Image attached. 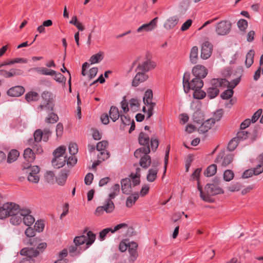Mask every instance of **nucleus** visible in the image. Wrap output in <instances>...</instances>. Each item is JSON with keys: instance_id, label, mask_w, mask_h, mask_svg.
<instances>
[{"instance_id": "nucleus-1", "label": "nucleus", "mask_w": 263, "mask_h": 263, "mask_svg": "<svg viewBox=\"0 0 263 263\" xmlns=\"http://www.w3.org/2000/svg\"><path fill=\"white\" fill-rule=\"evenodd\" d=\"M20 206L13 202L5 203L0 207V219L11 217L10 222L13 225H18L22 222L18 215Z\"/></svg>"}, {"instance_id": "nucleus-2", "label": "nucleus", "mask_w": 263, "mask_h": 263, "mask_svg": "<svg viewBox=\"0 0 263 263\" xmlns=\"http://www.w3.org/2000/svg\"><path fill=\"white\" fill-rule=\"evenodd\" d=\"M198 190L200 192V197L205 202L212 203L213 202L212 196L223 193V190L217 184L208 183L204 187L205 192L202 190L199 183H198Z\"/></svg>"}, {"instance_id": "nucleus-3", "label": "nucleus", "mask_w": 263, "mask_h": 263, "mask_svg": "<svg viewBox=\"0 0 263 263\" xmlns=\"http://www.w3.org/2000/svg\"><path fill=\"white\" fill-rule=\"evenodd\" d=\"M141 169L139 167L136 168L135 174L132 173L129 177L130 178H124L121 180V190L123 193L129 194L132 191V187L137 186L140 184Z\"/></svg>"}, {"instance_id": "nucleus-4", "label": "nucleus", "mask_w": 263, "mask_h": 263, "mask_svg": "<svg viewBox=\"0 0 263 263\" xmlns=\"http://www.w3.org/2000/svg\"><path fill=\"white\" fill-rule=\"evenodd\" d=\"M229 82L224 79H214L211 81V86L207 90L208 96L211 99L216 97L219 92L220 88H224Z\"/></svg>"}, {"instance_id": "nucleus-5", "label": "nucleus", "mask_w": 263, "mask_h": 263, "mask_svg": "<svg viewBox=\"0 0 263 263\" xmlns=\"http://www.w3.org/2000/svg\"><path fill=\"white\" fill-rule=\"evenodd\" d=\"M150 152V147H142L137 149L134 153L135 157L140 158V166L145 169L148 168L152 162L151 157L148 155Z\"/></svg>"}, {"instance_id": "nucleus-6", "label": "nucleus", "mask_w": 263, "mask_h": 263, "mask_svg": "<svg viewBox=\"0 0 263 263\" xmlns=\"http://www.w3.org/2000/svg\"><path fill=\"white\" fill-rule=\"evenodd\" d=\"M183 85L184 92L187 93L190 89L194 90L196 89H201L203 87V82L198 78H195L189 82V78L186 77V74H185L183 79Z\"/></svg>"}, {"instance_id": "nucleus-7", "label": "nucleus", "mask_w": 263, "mask_h": 263, "mask_svg": "<svg viewBox=\"0 0 263 263\" xmlns=\"http://www.w3.org/2000/svg\"><path fill=\"white\" fill-rule=\"evenodd\" d=\"M96 239V235L91 231H88L87 233V235H81L77 236L74 239V243L76 246H80L84 244L86 242L87 247L85 249L87 248L89 246L91 245Z\"/></svg>"}, {"instance_id": "nucleus-8", "label": "nucleus", "mask_w": 263, "mask_h": 263, "mask_svg": "<svg viewBox=\"0 0 263 263\" xmlns=\"http://www.w3.org/2000/svg\"><path fill=\"white\" fill-rule=\"evenodd\" d=\"M31 211L28 208H22L21 209L20 208V211L18 213V215L21 217H23V222L27 226H30L32 225L34 221V218L30 215Z\"/></svg>"}, {"instance_id": "nucleus-9", "label": "nucleus", "mask_w": 263, "mask_h": 263, "mask_svg": "<svg viewBox=\"0 0 263 263\" xmlns=\"http://www.w3.org/2000/svg\"><path fill=\"white\" fill-rule=\"evenodd\" d=\"M231 28V24L227 21H222L215 26V31L219 35H224L229 33Z\"/></svg>"}, {"instance_id": "nucleus-10", "label": "nucleus", "mask_w": 263, "mask_h": 263, "mask_svg": "<svg viewBox=\"0 0 263 263\" xmlns=\"http://www.w3.org/2000/svg\"><path fill=\"white\" fill-rule=\"evenodd\" d=\"M158 19V18L156 17L151 21L148 23L143 24L137 29V32L143 35L145 32L153 30L157 27Z\"/></svg>"}, {"instance_id": "nucleus-11", "label": "nucleus", "mask_w": 263, "mask_h": 263, "mask_svg": "<svg viewBox=\"0 0 263 263\" xmlns=\"http://www.w3.org/2000/svg\"><path fill=\"white\" fill-rule=\"evenodd\" d=\"M115 209L113 202L110 200H107L106 203L103 206H98L95 211V215L99 216L103 214L104 211L107 213H111Z\"/></svg>"}, {"instance_id": "nucleus-12", "label": "nucleus", "mask_w": 263, "mask_h": 263, "mask_svg": "<svg viewBox=\"0 0 263 263\" xmlns=\"http://www.w3.org/2000/svg\"><path fill=\"white\" fill-rule=\"evenodd\" d=\"M233 159V156L232 154H228L224 156V154H219L215 160V162L219 164L221 166H226L230 164Z\"/></svg>"}, {"instance_id": "nucleus-13", "label": "nucleus", "mask_w": 263, "mask_h": 263, "mask_svg": "<svg viewBox=\"0 0 263 263\" xmlns=\"http://www.w3.org/2000/svg\"><path fill=\"white\" fill-rule=\"evenodd\" d=\"M156 66V64L154 61L150 60H147L141 64H139L136 71H141L145 73L152 69H154Z\"/></svg>"}, {"instance_id": "nucleus-14", "label": "nucleus", "mask_w": 263, "mask_h": 263, "mask_svg": "<svg viewBox=\"0 0 263 263\" xmlns=\"http://www.w3.org/2000/svg\"><path fill=\"white\" fill-rule=\"evenodd\" d=\"M127 227V224L124 223H120L117 224L116 226L114 227V229L111 228H108L103 229L102 231L100 232L99 234V238L100 240H103L105 239V237L107 236V234L109 232L114 233L118 230L122 229V228H126Z\"/></svg>"}, {"instance_id": "nucleus-15", "label": "nucleus", "mask_w": 263, "mask_h": 263, "mask_svg": "<svg viewBox=\"0 0 263 263\" xmlns=\"http://www.w3.org/2000/svg\"><path fill=\"white\" fill-rule=\"evenodd\" d=\"M212 45L209 42H204L201 45V58L202 59H208L212 54Z\"/></svg>"}, {"instance_id": "nucleus-16", "label": "nucleus", "mask_w": 263, "mask_h": 263, "mask_svg": "<svg viewBox=\"0 0 263 263\" xmlns=\"http://www.w3.org/2000/svg\"><path fill=\"white\" fill-rule=\"evenodd\" d=\"M192 72L195 78H198L201 80L207 75L208 70L203 66L197 65L193 67Z\"/></svg>"}, {"instance_id": "nucleus-17", "label": "nucleus", "mask_w": 263, "mask_h": 263, "mask_svg": "<svg viewBox=\"0 0 263 263\" xmlns=\"http://www.w3.org/2000/svg\"><path fill=\"white\" fill-rule=\"evenodd\" d=\"M148 76L141 71H138L132 81V85L136 87L148 79Z\"/></svg>"}, {"instance_id": "nucleus-18", "label": "nucleus", "mask_w": 263, "mask_h": 263, "mask_svg": "<svg viewBox=\"0 0 263 263\" xmlns=\"http://www.w3.org/2000/svg\"><path fill=\"white\" fill-rule=\"evenodd\" d=\"M179 18L176 15L172 16L166 20L164 23V27L166 30L173 29L177 24Z\"/></svg>"}, {"instance_id": "nucleus-19", "label": "nucleus", "mask_w": 263, "mask_h": 263, "mask_svg": "<svg viewBox=\"0 0 263 263\" xmlns=\"http://www.w3.org/2000/svg\"><path fill=\"white\" fill-rule=\"evenodd\" d=\"M20 253L21 255L25 256V257L32 259V257H36L39 254V251L33 248H25L21 250Z\"/></svg>"}, {"instance_id": "nucleus-20", "label": "nucleus", "mask_w": 263, "mask_h": 263, "mask_svg": "<svg viewBox=\"0 0 263 263\" xmlns=\"http://www.w3.org/2000/svg\"><path fill=\"white\" fill-rule=\"evenodd\" d=\"M25 89L23 87L16 86L10 88L7 91V94L11 97H19L24 93Z\"/></svg>"}, {"instance_id": "nucleus-21", "label": "nucleus", "mask_w": 263, "mask_h": 263, "mask_svg": "<svg viewBox=\"0 0 263 263\" xmlns=\"http://www.w3.org/2000/svg\"><path fill=\"white\" fill-rule=\"evenodd\" d=\"M214 123V119H212V118L208 119L200 126L198 130L200 133H204L208 131Z\"/></svg>"}, {"instance_id": "nucleus-22", "label": "nucleus", "mask_w": 263, "mask_h": 263, "mask_svg": "<svg viewBox=\"0 0 263 263\" xmlns=\"http://www.w3.org/2000/svg\"><path fill=\"white\" fill-rule=\"evenodd\" d=\"M53 103H41V104L37 107L39 112L46 111L47 113L52 111L53 110Z\"/></svg>"}, {"instance_id": "nucleus-23", "label": "nucleus", "mask_w": 263, "mask_h": 263, "mask_svg": "<svg viewBox=\"0 0 263 263\" xmlns=\"http://www.w3.org/2000/svg\"><path fill=\"white\" fill-rule=\"evenodd\" d=\"M66 160V157L54 158L52 160V164L54 167L59 168L65 164Z\"/></svg>"}, {"instance_id": "nucleus-24", "label": "nucleus", "mask_w": 263, "mask_h": 263, "mask_svg": "<svg viewBox=\"0 0 263 263\" xmlns=\"http://www.w3.org/2000/svg\"><path fill=\"white\" fill-rule=\"evenodd\" d=\"M138 140L140 145L149 147V138L146 134L141 132L139 135Z\"/></svg>"}, {"instance_id": "nucleus-25", "label": "nucleus", "mask_w": 263, "mask_h": 263, "mask_svg": "<svg viewBox=\"0 0 263 263\" xmlns=\"http://www.w3.org/2000/svg\"><path fill=\"white\" fill-rule=\"evenodd\" d=\"M139 195L138 193H135L129 196L126 201V205L128 208L132 207L139 198Z\"/></svg>"}, {"instance_id": "nucleus-26", "label": "nucleus", "mask_w": 263, "mask_h": 263, "mask_svg": "<svg viewBox=\"0 0 263 263\" xmlns=\"http://www.w3.org/2000/svg\"><path fill=\"white\" fill-rule=\"evenodd\" d=\"M24 158L29 162H32L35 159L34 153L32 149L30 148H26L24 151Z\"/></svg>"}, {"instance_id": "nucleus-27", "label": "nucleus", "mask_w": 263, "mask_h": 263, "mask_svg": "<svg viewBox=\"0 0 263 263\" xmlns=\"http://www.w3.org/2000/svg\"><path fill=\"white\" fill-rule=\"evenodd\" d=\"M120 116L118 108L116 106H112L109 110V116L112 121L115 122Z\"/></svg>"}, {"instance_id": "nucleus-28", "label": "nucleus", "mask_w": 263, "mask_h": 263, "mask_svg": "<svg viewBox=\"0 0 263 263\" xmlns=\"http://www.w3.org/2000/svg\"><path fill=\"white\" fill-rule=\"evenodd\" d=\"M34 69L39 74L47 75V76H52L55 73V70L48 69L46 67H37L34 68Z\"/></svg>"}, {"instance_id": "nucleus-29", "label": "nucleus", "mask_w": 263, "mask_h": 263, "mask_svg": "<svg viewBox=\"0 0 263 263\" xmlns=\"http://www.w3.org/2000/svg\"><path fill=\"white\" fill-rule=\"evenodd\" d=\"M254 54L255 51L253 50H250L247 54L245 61L247 67H250L253 63Z\"/></svg>"}, {"instance_id": "nucleus-30", "label": "nucleus", "mask_w": 263, "mask_h": 263, "mask_svg": "<svg viewBox=\"0 0 263 263\" xmlns=\"http://www.w3.org/2000/svg\"><path fill=\"white\" fill-rule=\"evenodd\" d=\"M198 49L197 46L192 47L190 52V61L192 63L196 64L198 60Z\"/></svg>"}, {"instance_id": "nucleus-31", "label": "nucleus", "mask_w": 263, "mask_h": 263, "mask_svg": "<svg viewBox=\"0 0 263 263\" xmlns=\"http://www.w3.org/2000/svg\"><path fill=\"white\" fill-rule=\"evenodd\" d=\"M129 104V109H130L132 111L135 112L138 110L139 108L140 103L139 101L137 99L132 98L128 102Z\"/></svg>"}, {"instance_id": "nucleus-32", "label": "nucleus", "mask_w": 263, "mask_h": 263, "mask_svg": "<svg viewBox=\"0 0 263 263\" xmlns=\"http://www.w3.org/2000/svg\"><path fill=\"white\" fill-rule=\"evenodd\" d=\"M42 101L41 103H53L52 95L49 91H44L42 94Z\"/></svg>"}, {"instance_id": "nucleus-33", "label": "nucleus", "mask_w": 263, "mask_h": 263, "mask_svg": "<svg viewBox=\"0 0 263 263\" xmlns=\"http://www.w3.org/2000/svg\"><path fill=\"white\" fill-rule=\"evenodd\" d=\"M19 153L17 150H11L8 156L7 161L9 163H11L14 162L19 156Z\"/></svg>"}, {"instance_id": "nucleus-34", "label": "nucleus", "mask_w": 263, "mask_h": 263, "mask_svg": "<svg viewBox=\"0 0 263 263\" xmlns=\"http://www.w3.org/2000/svg\"><path fill=\"white\" fill-rule=\"evenodd\" d=\"M158 170L157 168H151L146 176L147 180L149 182H153L157 178Z\"/></svg>"}, {"instance_id": "nucleus-35", "label": "nucleus", "mask_w": 263, "mask_h": 263, "mask_svg": "<svg viewBox=\"0 0 263 263\" xmlns=\"http://www.w3.org/2000/svg\"><path fill=\"white\" fill-rule=\"evenodd\" d=\"M68 173L69 171L67 170H64L61 173L57 179V181L59 185H63L64 184L68 176Z\"/></svg>"}, {"instance_id": "nucleus-36", "label": "nucleus", "mask_w": 263, "mask_h": 263, "mask_svg": "<svg viewBox=\"0 0 263 263\" xmlns=\"http://www.w3.org/2000/svg\"><path fill=\"white\" fill-rule=\"evenodd\" d=\"M120 191V185L119 184H115L110 188V193L109 194V199L108 200H111L119 193Z\"/></svg>"}, {"instance_id": "nucleus-37", "label": "nucleus", "mask_w": 263, "mask_h": 263, "mask_svg": "<svg viewBox=\"0 0 263 263\" xmlns=\"http://www.w3.org/2000/svg\"><path fill=\"white\" fill-rule=\"evenodd\" d=\"M48 116L45 118V121L47 123H56L59 119L58 116L52 111L48 113Z\"/></svg>"}, {"instance_id": "nucleus-38", "label": "nucleus", "mask_w": 263, "mask_h": 263, "mask_svg": "<svg viewBox=\"0 0 263 263\" xmlns=\"http://www.w3.org/2000/svg\"><path fill=\"white\" fill-rule=\"evenodd\" d=\"M153 98V91L151 89L147 90L144 93L143 98V103L144 104H149L152 102Z\"/></svg>"}, {"instance_id": "nucleus-39", "label": "nucleus", "mask_w": 263, "mask_h": 263, "mask_svg": "<svg viewBox=\"0 0 263 263\" xmlns=\"http://www.w3.org/2000/svg\"><path fill=\"white\" fill-rule=\"evenodd\" d=\"M217 171V166L215 164H211L204 171V174L206 177L213 176Z\"/></svg>"}, {"instance_id": "nucleus-40", "label": "nucleus", "mask_w": 263, "mask_h": 263, "mask_svg": "<svg viewBox=\"0 0 263 263\" xmlns=\"http://www.w3.org/2000/svg\"><path fill=\"white\" fill-rule=\"evenodd\" d=\"M103 58V53L99 52V53L92 55L89 59V61L90 62L91 64L98 63L100 62Z\"/></svg>"}, {"instance_id": "nucleus-41", "label": "nucleus", "mask_w": 263, "mask_h": 263, "mask_svg": "<svg viewBox=\"0 0 263 263\" xmlns=\"http://www.w3.org/2000/svg\"><path fill=\"white\" fill-rule=\"evenodd\" d=\"M39 98L37 93L33 91H30L27 93L25 96V99L27 102L37 101Z\"/></svg>"}, {"instance_id": "nucleus-42", "label": "nucleus", "mask_w": 263, "mask_h": 263, "mask_svg": "<svg viewBox=\"0 0 263 263\" xmlns=\"http://www.w3.org/2000/svg\"><path fill=\"white\" fill-rule=\"evenodd\" d=\"M66 151V147L64 146H61L57 148L53 152V154L54 158H59L64 157V154Z\"/></svg>"}, {"instance_id": "nucleus-43", "label": "nucleus", "mask_w": 263, "mask_h": 263, "mask_svg": "<svg viewBox=\"0 0 263 263\" xmlns=\"http://www.w3.org/2000/svg\"><path fill=\"white\" fill-rule=\"evenodd\" d=\"M52 76H54V80L56 81L57 82L62 84H65L66 79L64 76L60 72H57L55 71V73Z\"/></svg>"}, {"instance_id": "nucleus-44", "label": "nucleus", "mask_w": 263, "mask_h": 263, "mask_svg": "<svg viewBox=\"0 0 263 263\" xmlns=\"http://www.w3.org/2000/svg\"><path fill=\"white\" fill-rule=\"evenodd\" d=\"M205 95V92L201 90V89H196L194 90L193 97L195 99H201L204 98Z\"/></svg>"}, {"instance_id": "nucleus-45", "label": "nucleus", "mask_w": 263, "mask_h": 263, "mask_svg": "<svg viewBox=\"0 0 263 263\" xmlns=\"http://www.w3.org/2000/svg\"><path fill=\"white\" fill-rule=\"evenodd\" d=\"M234 174L232 171L227 170L223 173V179L226 181H230L234 178Z\"/></svg>"}, {"instance_id": "nucleus-46", "label": "nucleus", "mask_w": 263, "mask_h": 263, "mask_svg": "<svg viewBox=\"0 0 263 263\" xmlns=\"http://www.w3.org/2000/svg\"><path fill=\"white\" fill-rule=\"evenodd\" d=\"M121 120L122 121V124L123 126H121V128L122 129H124V126L126 125H129L130 123L132 122V120L129 118L124 115L120 116Z\"/></svg>"}, {"instance_id": "nucleus-47", "label": "nucleus", "mask_w": 263, "mask_h": 263, "mask_svg": "<svg viewBox=\"0 0 263 263\" xmlns=\"http://www.w3.org/2000/svg\"><path fill=\"white\" fill-rule=\"evenodd\" d=\"M109 157V153L107 151H101L98 154V161L101 162Z\"/></svg>"}, {"instance_id": "nucleus-48", "label": "nucleus", "mask_w": 263, "mask_h": 263, "mask_svg": "<svg viewBox=\"0 0 263 263\" xmlns=\"http://www.w3.org/2000/svg\"><path fill=\"white\" fill-rule=\"evenodd\" d=\"M108 146V142L106 141H102L97 143L96 148L99 152L106 151V148Z\"/></svg>"}, {"instance_id": "nucleus-49", "label": "nucleus", "mask_w": 263, "mask_h": 263, "mask_svg": "<svg viewBox=\"0 0 263 263\" xmlns=\"http://www.w3.org/2000/svg\"><path fill=\"white\" fill-rule=\"evenodd\" d=\"M24 168H29L28 171L29 175H38L37 174L40 172V168L36 165L33 166L30 168H29V165H28L27 167L24 166Z\"/></svg>"}, {"instance_id": "nucleus-50", "label": "nucleus", "mask_w": 263, "mask_h": 263, "mask_svg": "<svg viewBox=\"0 0 263 263\" xmlns=\"http://www.w3.org/2000/svg\"><path fill=\"white\" fill-rule=\"evenodd\" d=\"M34 141L36 142H40L43 139V133L42 130L37 129L34 133Z\"/></svg>"}, {"instance_id": "nucleus-51", "label": "nucleus", "mask_w": 263, "mask_h": 263, "mask_svg": "<svg viewBox=\"0 0 263 263\" xmlns=\"http://www.w3.org/2000/svg\"><path fill=\"white\" fill-rule=\"evenodd\" d=\"M45 178L47 182L49 183L54 182V175L53 172L51 171L47 172L45 175Z\"/></svg>"}, {"instance_id": "nucleus-52", "label": "nucleus", "mask_w": 263, "mask_h": 263, "mask_svg": "<svg viewBox=\"0 0 263 263\" xmlns=\"http://www.w3.org/2000/svg\"><path fill=\"white\" fill-rule=\"evenodd\" d=\"M237 26L241 31H245L248 27V22L246 20L241 19L237 22Z\"/></svg>"}, {"instance_id": "nucleus-53", "label": "nucleus", "mask_w": 263, "mask_h": 263, "mask_svg": "<svg viewBox=\"0 0 263 263\" xmlns=\"http://www.w3.org/2000/svg\"><path fill=\"white\" fill-rule=\"evenodd\" d=\"M238 140L236 138L232 139L229 143L228 148L230 151H233L237 146Z\"/></svg>"}, {"instance_id": "nucleus-54", "label": "nucleus", "mask_w": 263, "mask_h": 263, "mask_svg": "<svg viewBox=\"0 0 263 263\" xmlns=\"http://www.w3.org/2000/svg\"><path fill=\"white\" fill-rule=\"evenodd\" d=\"M233 94V91L231 88L228 90H225L224 92H223L221 95V97L223 99H228L230 98Z\"/></svg>"}, {"instance_id": "nucleus-55", "label": "nucleus", "mask_w": 263, "mask_h": 263, "mask_svg": "<svg viewBox=\"0 0 263 263\" xmlns=\"http://www.w3.org/2000/svg\"><path fill=\"white\" fill-rule=\"evenodd\" d=\"M241 185L240 183L238 182L234 183L232 184L228 187V190L231 192L238 191L240 190Z\"/></svg>"}, {"instance_id": "nucleus-56", "label": "nucleus", "mask_w": 263, "mask_h": 263, "mask_svg": "<svg viewBox=\"0 0 263 263\" xmlns=\"http://www.w3.org/2000/svg\"><path fill=\"white\" fill-rule=\"evenodd\" d=\"M249 136V133L246 131H240L237 134L236 139L238 140H243L247 139Z\"/></svg>"}, {"instance_id": "nucleus-57", "label": "nucleus", "mask_w": 263, "mask_h": 263, "mask_svg": "<svg viewBox=\"0 0 263 263\" xmlns=\"http://www.w3.org/2000/svg\"><path fill=\"white\" fill-rule=\"evenodd\" d=\"M78 151V146L76 143H70L69 145V152L71 155H74Z\"/></svg>"}, {"instance_id": "nucleus-58", "label": "nucleus", "mask_w": 263, "mask_h": 263, "mask_svg": "<svg viewBox=\"0 0 263 263\" xmlns=\"http://www.w3.org/2000/svg\"><path fill=\"white\" fill-rule=\"evenodd\" d=\"M63 126L62 123H59L56 127V135L57 138L61 137L63 134Z\"/></svg>"}, {"instance_id": "nucleus-59", "label": "nucleus", "mask_w": 263, "mask_h": 263, "mask_svg": "<svg viewBox=\"0 0 263 263\" xmlns=\"http://www.w3.org/2000/svg\"><path fill=\"white\" fill-rule=\"evenodd\" d=\"M146 105L148 106L147 114V119L149 118L153 114V109L154 106H155V103L154 102H151L149 104H145Z\"/></svg>"}, {"instance_id": "nucleus-60", "label": "nucleus", "mask_w": 263, "mask_h": 263, "mask_svg": "<svg viewBox=\"0 0 263 263\" xmlns=\"http://www.w3.org/2000/svg\"><path fill=\"white\" fill-rule=\"evenodd\" d=\"M93 179V174L92 173H88L84 178L85 183L87 185H90L92 183Z\"/></svg>"}, {"instance_id": "nucleus-61", "label": "nucleus", "mask_w": 263, "mask_h": 263, "mask_svg": "<svg viewBox=\"0 0 263 263\" xmlns=\"http://www.w3.org/2000/svg\"><path fill=\"white\" fill-rule=\"evenodd\" d=\"M192 23V21L191 20H190V19L187 20L186 22H185L182 24V25L181 27V30L182 31H186L191 26Z\"/></svg>"}, {"instance_id": "nucleus-62", "label": "nucleus", "mask_w": 263, "mask_h": 263, "mask_svg": "<svg viewBox=\"0 0 263 263\" xmlns=\"http://www.w3.org/2000/svg\"><path fill=\"white\" fill-rule=\"evenodd\" d=\"M79 246H76L74 243V245L71 246L69 248V252L70 253H74L76 255L79 254L80 253V250L78 249Z\"/></svg>"}, {"instance_id": "nucleus-63", "label": "nucleus", "mask_w": 263, "mask_h": 263, "mask_svg": "<svg viewBox=\"0 0 263 263\" xmlns=\"http://www.w3.org/2000/svg\"><path fill=\"white\" fill-rule=\"evenodd\" d=\"M159 145L158 140L157 138H151V146L153 151H155Z\"/></svg>"}, {"instance_id": "nucleus-64", "label": "nucleus", "mask_w": 263, "mask_h": 263, "mask_svg": "<svg viewBox=\"0 0 263 263\" xmlns=\"http://www.w3.org/2000/svg\"><path fill=\"white\" fill-rule=\"evenodd\" d=\"M25 235L29 237H33L35 235V231L31 227H28L25 232Z\"/></svg>"}]
</instances>
